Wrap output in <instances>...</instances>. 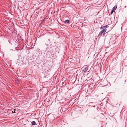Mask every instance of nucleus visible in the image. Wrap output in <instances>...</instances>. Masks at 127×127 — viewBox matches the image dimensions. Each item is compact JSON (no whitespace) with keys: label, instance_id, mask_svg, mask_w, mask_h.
Wrapping results in <instances>:
<instances>
[{"label":"nucleus","instance_id":"obj_1","mask_svg":"<svg viewBox=\"0 0 127 127\" xmlns=\"http://www.w3.org/2000/svg\"><path fill=\"white\" fill-rule=\"evenodd\" d=\"M107 29L106 28L102 30L99 32V35L102 36L104 34V33L106 31Z\"/></svg>","mask_w":127,"mask_h":127},{"label":"nucleus","instance_id":"obj_2","mask_svg":"<svg viewBox=\"0 0 127 127\" xmlns=\"http://www.w3.org/2000/svg\"><path fill=\"white\" fill-rule=\"evenodd\" d=\"M88 66H84L82 68V69H83V71L85 72H86V71L88 70Z\"/></svg>","mask_w":127,"mask_h":127},{"label":"nucleus","instance_id":"obj_3","mask_svg":"<svg viewBox=\"0 0 127 127\" xmlns=\"http://www.w3.org/2000/svg\"><path fill=\"white\" fill-rule=\"evenodd\" d=\"M117 5H115L113 8L112 9L115 10L117 8Z\"/></svg>","mask_w":127,"mask_h":127},{"label":"nucleus","instance_id":"obj_4","mask_svg":"<svg viewBox=\"0 0 127 127\" xmlns=\"http://www.w3.org/2000/svg\"><path fill=\"white\" fill-rule=\"evenodd\" d=\"M69 20H67L65 21L64 22V23L65 24H66V23H69Z\"/></svg>","mask_w":127,"mask_h":127},{"label":"nucleus","instance_id":"obj_5","mask_svg":"<svg viewBox=\"0 0 127 127\" xmlns=\"http://www.w3.org/2000/svg\"><path fill=\"white\" fill-rule=\"evenodd\" d=\"M35 122L34 121H33L32 122V124L33 125H34L35 124Z\"/></svg>","mask_w":127,"mask_h":127},{"label":"nucleus","instance_id":"obj_6","mask_svg":"<svg viewBox=\"0 0 127 127\" xmlns=\"http://www.w3.org/2000/svg\"><path fill=\"white\" fill-rule=\"evenodd\" d=\"M104 28H107L109 26H108V25H105V26H104Z\"/></svg>","mask_w":127,"mask_h":127},{"label":"nucleus","instance_id":"obj_7","mask_svg":"<svg viewBox=\"0 0 127 127\" xmlns=\"http://www.w3.org/2000/svg\"><path fill=\"white\" fill-rule=\"evenodd\" d=\"M114 10H112L111 11V14H112L113 13V12H114Z\"/></svg>","mask_w":127,"mask_h":127},{"label":"nucleus","instance_id":"obj_8","mask_svg":"<svg viewBox=\"0 0 127 127\" xmlns=\"http://www.w3.org/2000/svg\"><path fill=\"white\" fill-rule=\"evenodd\" d=\"M104 27L103 26V27H100V29L101 30L103 29H104Z\"/></svg>","mask_w":127,"mask_h":127},{"label":"nucleus","instance_id":"obj_9","mask_svg":"<svg viewBox=\"0 0 127 127\" xmlns=\"http://www.w3.org/2000/svg\"><path fill=\"white\" fill-rule=\"evenodd\" d=\"M44 20H43V22L44 21Z\"/></svg>","mask_w":127,"mask_h":127}]
</instances>
